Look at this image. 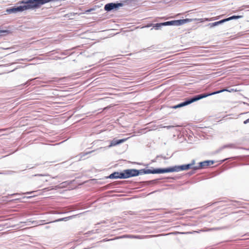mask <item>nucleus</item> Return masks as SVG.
<instances>
[{"instance_id":"2eb2a0df","label":"nucleus","mask_w":249,"mask_h":249,"mask_svg":"<svg viewBox=\"0 0 249 249\" xmlns=\"http://www.w3.org/2000/svg\"><path fill=\"white\" fill-rule=\"evenodd\" d=\"M7 129V128L0 129V132L5 131Z\"/></svg>"},{"instance_id":"f257e3e1","label":"nucleus","mask_w":249,"mask_h":249,"mask_svg":"<svg viewBox=\"0 0 249 249\" xmlns=\"http://www.w3.org/2000/svg\"><path fill=\"white\" fill-rule=\"evenodd\" d=\"M195 164V161L193 160L190 164L182 165L180 166H175L174 167L167 168L165 169H154L153 170L147 169L141 170V173L144 174H161L164 173L178 172L180 171L187 170L191 168H193V166Z\"/></svg>"},{"instance_id":"1a4fd4ad","label":"nucleus","mask_w":249,"mask_h":249,"mask_svg":"<svg viewBox=\"0 0 249 249\" xmlns=\"http://www.w3.org/2000/svg\"><path fill=\"white\" fill-rule=\"evenodd\" d=\"M26 10V8L23 6H19L17 7H13L7 10V12L8 13H17L18 12H22Z\"/></svg>"},{"instance_id":"4468645a","label":"nucleus","mask_w":249,"mask_h":249,"mask_svg":"<svg viewBox=\"0 0 249 249\" xmlns=\"http://www.w3.org/2000/svg\"><path fill=\"white\" fill-rule=\"evenodd\" d=\"M7 32H8V31H6V30H0V33H7Z\"/></svg>"},{"instance_id":"20e7f679","label":"nucleus","mask_w":249,"mask_h":249,"mask_svg":"<svg viewBox=\"0 0 249 249\" xmlns=\"http://www.w3.org/2000/svg\"><path fill=\"white\" fill-rule=\"evenodd\" d=\"M121 175L122 178H126L138 175L139 171L134 169L125 170L121 172Z\"/></svg>"},{"instance_id":"ddd939ff","label":"nucleus","mask_w":249,"mask_h":249,"mask_svg":"<svg viewBox=\"0 0 249 249\" xmlns=\"http://www.w3.org/2000/svg\"><path fill=\"white\" fill-rule=\"evenodd\" d=\"M249 123V118L247 119L246 120L244 121V124H247Z\"/></svg>"},{"instance_id":"f8f14e48","label":"nucleus","mask_w":249,"mask_h":249,"mask_svg":"<svg viewBox=\"0 0 249 249\" xmlns=\"http://www.w3.org/2000/svg\"><path fill=\"white\" fill-rule=\"evenodd\" d=\"M94 10V9H93V8H91V9L87 10L86 11V13H89L91 12L92 11H93Z\"/></svg>"},{"instance_id":"39448f33","label":"nucleus","mask_w":249,"mask_h":249,"mask_svg":"<svg viewBox=\"0 0 249 249\" xmlns=\"http://www.w3.org/2000/svg\"><path fill=\"white\" fill-rule=\"evenodd\" d=\"M242 17H243L242 16H231V17H229V18H225V19H223L221 20L218 21H216V22H215L213 23H209L208 25V26H209L210 28H213L215 26L218 25H219L221 23H223L225 22L228 21H230L232 19H238V18H241Z\"/></svg>"},{"instance_id":"7ed1b4c3","label":"nucleus","mask_w":249,"mask_h":249,"mask_svg":"<svg viewBox=\"0 0 249 249\" xmlns=\"http://www.w3.org/2000/svg\"><path fill=\"white\" fill-rule=\"evenodd\" d=\"M206 95H204V94H201L199 95H197L192 99H189L183 103H181L178 105H176L173 107L174 108H177L178 107H181L185 106H187L189 104H190L195 101H198L202 98H205Z\"/></svg>"},{"instance_id":"9d476101","label":"nucleus","mask_w":249,"mask_h":249,"mask_svg":"<svg viewBox=\"0 0 249 249\" xmlns=\"http://www.w3.org/2000/svg\"><path fill=\"white\" fill-rule=\"evenodd\" d=\"M127 139H123L119 140H116L114 139L113 141H112L110 142V145H109V147L115 146L117 144H120L121 143H123Z\"/></svg>"},{"instance_id":"6e6552de","label":"nucleus","mask_w":249,"mask_h":249,"mask_svg":"<svg viewBox=\"0 0 249 249\" xmlns=\"http://www.w3.org/2000/svg\"><path fill=\"white\" fill-rule=\"evenodd\" d=\"M122 4L121 3H110L107 4L105 6V10L107 11H110L114 9H116L120 6H122Z\"/></svg>"},{"instance_id":"dca6fc26","label":"nucleus","mask_w":249,"mask_h":249,"mask_svg":"<svg viewBox=\"0 0 249 249\" xmlns=\"http://www.w3.org/2000/svg\"><path fill=\"white\" fill-rule=\"evenodd\" d=\"M159 235H154V236H159Z\"/></svg>"},{"instance_id":"0eeeda50","label":"nucleus","mask_w":249,"mask_h":249,"mask_svg":"<svg viewBox=\"0 0 249 249\" xmlns=\"http://www.w3.org/2000/svg\"><path fill=\"white\" fill-rule=\"evenodd\" d=\"M239 91V90H237L236 89H221V90H218L217 91H215L213 92L209 93H204V95H206V97H207L209 96L220 93L223 92L224 91H228L229 92H236V91Z\"/></svg>"},{"instance_id":"423d86ee","label":"nucleus","mask_w":249,"mask_h":249,"mask_svg":"<svg viewBox=\"0 0 249 249\" xmlns=\"http://www.w3.org/2000/svg\"><path fill=\"white\" fill-rule=\"evenodd\" d=\"M213 164V161L212 160H206L201 162L199 163L198 166L194 167V169L196 170L199 169L205 168Z\"/></svg>"},{"instance_id":"f03ea898","label":"nucleus","mask_w":249,"mask_h":249,"mask_svg":"<svg viewBox=\"0 0 249 249\" xmlns=\"http://www.w3.org/2000/svg\"><path fill=\"white\" fill-rule=\"evenodd\" d=\"M220 16H218L214 18H186L183 19H179V20H172L169 21H166L163 23H157L155 25V27H160L161 26H169V25H174V26H180L183 24H184L186 23L194 21H198L200 22H204L205 21H212L213 20H216L219 18Z\"/></svg>"},{"instance_id":"9b49d317","label":"nucleus","mask_w":249,"mask_h":249,"mask_svg":"<svg viewBox=\"0 0 249 249\" xmlns=\"http://www.w3.org/2000/svg\"><path fill=\"white\" fill-rule=\"evenodd\" d=\"M121 172H114L112 174H110L109 176L110 178H122L121 176Z\"/></svg>"}]
</instances>
